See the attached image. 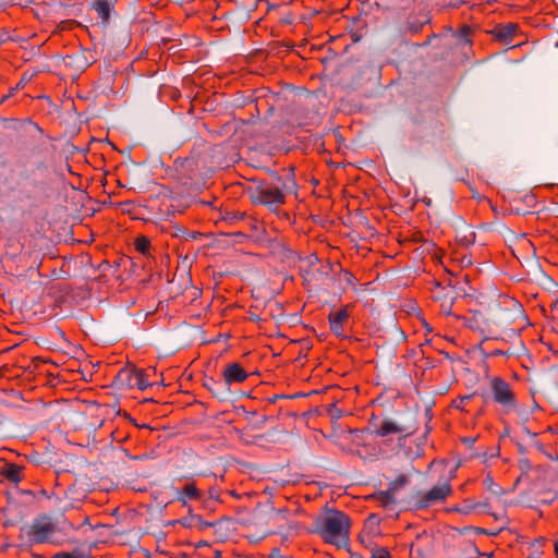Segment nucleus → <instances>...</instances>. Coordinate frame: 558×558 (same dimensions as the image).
Listing matches in <instances>:
<instances>
[{"instance_id": "nucleus-1", "label": "nucleus", "mask_w": 558, "mask_h": 558, "mask_svg": "<svg viewBox=\"0 0 558 558\" xmlns=\"http://www.w3.org/2000/svg\"><path fill=\"white\" fill-rule=\"evenodd\" d=\"M349 517L336 509L325 508V514L319 515L314 523V532L319 534L326 542L338 544L345 541L349 534Z\"/></svg>"}, {"instance_id": "nucleus-2", "label": "nucleus", "mask_w": 558, "mask_h": 558, "mask_svg": "<svg viewBox=\"0 0 558 558\" xmlns=\"http://www.w3.org/2000/svg\"><path fill=\"white\" fill-rule=\"evenodd\" d=\"M57 526L51 517L41 514L33 519L32 523H24L20 526V539L25 541V545L33 546L35 544H57L53 534Z\"/></svg>"}, {"instance_id": "nucleus-3", "label": "nucleus", "mask_w": 558, "mask_h": 558, "mask_svg": "<svg viewBox=\"0 0 558 558\" xmlns=\"http://www.w3.org/2000/svg\"><path fill=\"white\" fill-rule=\"evenodd\" d=\"M450 490L451 488L448 482H444L435 485L426 493L413 490L410 498L402 499L400 502L416 510L425 509L437 501L444 500L449 495Z\"/></svg>"}, {"instance_id": "nucleus-4", "label": "nucleus", "mask_w": 558, "mask_h": 558, "mask_svg": "<svg viewBox=\"0 0 558 558\" xmlns=\"http://www.w3.org/2000/svg\"><path fill=\"white\" fill-rule=\"evenodd\" d=\"M251 199L254 204L265 205L272 211H276L278 206L284 203V194L280 186L263 181L252 193Z\"/></svg>"}, {"instance_id": "nucleus-5", "label": "nucleus", "mask_w": 558, "mask_h": 558, "mask_svg": "<svg viewBox=\"0 0 558 558\" xmlns=\"http://www.w3.org/2000/svg\"><path fill=\"white\" fill-rule=\"evenodd\" d=\"M111 385L119 390L131 389L133 387L145 390L151 384L148 383L142 369L123 367L116 375Z\"/></svg>"}, {"instance_id": "nucleus-6", "label": "nucleus", "mask_w": 558, "mask_h": 558, "mask_svg": "<svg viewBox=\"0 0 558 558\" xmlns=\"http://www.w3.org/2000/svg\"><path fill=\"white\" fill-rule=\"evenodd\" d=\"M130 41V29L125 25L108 31L104 35V46L108 48L109 53L111 54L121 53L128 47Z\"/></svg>"}, {"instance_id": "nucleus-7", "label": "nucleus", "mask_w": 558, "mask_h": 558, "mask_svg": "<svg viewBox=\"0 0 558 558\" xmlns=\"http://www.w3.org/2000/svg\"><path fill=\"white\" fill-rule=\"evenodd\" d=\"M490 390L494 400L506 409L515 408L514 393L510 385L501 377H493L490 379Z\"/></svg>"}, {"instance_id": "nucleus-8", "label": "nucleus", "mask_w": 558, "mask_h": 558, "mask_svg": "<svg viewBox=\"0 0 558 558\" xmlns=\"http://www.w3.org/2000/svg\"><path fill=\"white\" fill-rule=\"evenodd\" d=\"M118 0H89L88 8L94 10L100 19V25L107 29L110 24V19L116 15L114 7Z\"/></svg>"}, {"instance_id": "nucleus-9", "label": "nucleus", "mask_w": 558, "mask_h": 558, "mask_svg": "<svg viewBox=\"0 0 558 558\" xmlns=\"http://www.w3.org/2000/svg\"><path fill=\"white\" fill-rule=\"evenodd\" d=\"M409 484L408 476L401 474L395 481L388 484L385 492H380L379 500L384 507H389L391 504H397V493Z\"/></svg>"}, {"instance_id": "nucleus-10", "label": "nucleus", "mask_w": 558, "mask_h": 558, "mask_svg": "<svg viewBox=\"0 0 558 558\" xmlns=\"http://www.w3.org/2000/svg\"><path fill=\"white\" fill-rule=\"evenodd\" d=\"M415 430L413 423H396L391 420H384L380 428L376 432L378 436L385 437L389 434H404L409 436Z\"/></svg>"}, {"instance_id": "nucleus-11", "label": "nucleus", "mask_w": 558, "mask_h": 558, "mask_svg": "<svg viewBox=\"0 0 558 558\" xmlns=\"http://www.w3.org/2000/svg\"><path fill=\"white\" fill-rule=\"evenodd\" d=\"M480 304L485 306L487 312L489 313L490 317L486 319L487 325L490 323L495 325H501L505 322L499 317L500 314L506 312L505 308H502L501 304L497 300H490L486 301V298H483V300L480 301Z\"/></svg>"}, {"instance_id": "nucleus-12", "label": "nucleus", "mask_w": 558, "mask_h": 558, "mask_svg": "<svg viewBox=\"0 0 558 558\" xmlns=\"http://www.w3.org/2000/svg\"><path fill=\"white\" fill-rule=\"evenodd\" d=\"M223 379L231 386L233 383H243L248 374L238 363L228 364L223 371Z\"/></svg>"}, {"instance_id": "nucleus-13", "label": "nucleus", "mask_w": 558, "mask_h": 558, "mask_svg": "<svg viewBox=\"0 0 558 558\" xmlns=\"http://www.w3.org/2000/svg\"><path fill=\"white\" fill-rule=\"evenodd\" d=\"M215 533L220 541H226L235 530L234 522L231 518L223 517L213 524Z\"/></svg>"}, {"instance_id": "nucleus-14", "label": "nucleus", "mask_w": 558, "mask_h": 558, "mask_svg": "<svg viewBox=\"0 0 558 558\" xmlns=\"http://www.w3.org/2000/svg\"><path fill=\"white\" fill-rule=\"evenodd\" d=\"M518 31V25L514 23L501 24L495 27L493 31L495 37L498 40L509 43Z\"/></svg>"}, {"instance_id": "nucleus-15", "label": "nucleus", "mask_w": 558, "mask_h": 558, "mask_svg": "<svg viewBox=\"0 0 558 558\" xmlns=\"http://www.w3.org/2000/svg\"><path fill=\"white\" fill-rule=\"evenodd\" d=\"M214 386L215 392L213 396L219 401H232L236 397V393L231 390L230 385L225 379L218 381L217 385Z\"/></svg>"}, {"instance_id": "nucleus-16", "label": "nucleus", "mask_w": 558, "mask_h": 558, "mask_svg": "<svg viewBox=\"0 0 558 558\" xmlns=\"http://www.w3.org/2000/svg\"><path fill=\"white\" fill-rule=\"evenodd\" d=\"M457 221L459 223L457 234L458 240L465 245L473 243L475 240V232L471 230L470 226L461 217H458Z\"/></svg>"}, {"instance_id": "nucleus-17", "label": "nucleus", "mask_w": 558, "mask_h": 558, "mask_svg": "<svg viewBox=\"0 0 558 558\" xmlns=\"http://www.w3.org/2000/svg\"><path fill=\"white\" fill-rule=\"evenodd\" d=\"M349 317V314L345 308L338 311L336 313L329 314V324H330V330L337 335L342 336V322L345 320Z\"/></svg>"}, {"instance_id": "nucleus-18", "label": "nucleus", "mask_w": 558, "mask_h": 558, "mask_svg": "<svg viewBox=\"0 0 558 558\" xmlns=\"http://www.w3.org/2000/svg\"><path fill=\"white\" fill-rule=\"evenodd\" d=\"M3 514H9L14 517L19 523H22L28 517L27 512L17 504H12L9 507L2 510Z\"/></svg>"}, {"instance_id": "nucleus-19", "label": "nucleus", "mask_w": 558, "mask_h": 558, "mask_svg": "<svg viewBox=\"0 0 558 558\" xmlns=\"http://www.w3.org/2000/svg\"><path fill=\"white\" fill-rule=\"evenodd\" d=\"M21 468L16 464H7L2 474L11 482L19 483L21 481Z\"/></svg>"}, {"instance_id": "nucleus-20", "label": "nucleus", "mask_w": 558, "mask_h": 558, "mask_svg": "<svg viewBox=\"0 0 558 558\" xmlns=\"http://www.w3.org/2000/svg\"><path fill=\"white\" fill-rule=\"evenodd\" d=\"M284 434L283 430H278L277 428H271L268 432L257 435L254 437L253 441L254 444H258L259 441H268V442H277L279 440L278 435Z\"/></svg>"}, {"instance_id": "nucleus-21", "label": "nucleus", "mask_w": 558, "mask_h": 558, "mask_svg": "<svg viewBox=\"0 0 558 558\" xmlns=\"http://www.w3.org/2000/svg\"><path fill=\"white\" fill-rule=\"evenodd\" d=\"M68 60H69V63H68L69 65H73L77 70H81V71L85 70L89 65V62L87 61V59L85 58V56L83 53L68 56Z\"/></svg>"}, {"instance_id": "nucleus-22", "label": "nucleus", "mask_w": 558, "mask_h": 558, "mask_svg": "<svg viewBox=\"0 0 558 558\" xmlns=\"http://www.w3.org/2000/svg\"><path fill=\"white\" fill-rule=\"evenodd\" d=\"M429 22L427 16H423L422 20H408L404 24V28L411 33H418L425 24Z\"/></svg>"}, {"instance_id": "nucleus-23", "label": "nucleus", "mask_w": 558, "mask_h": 558, "mask_svg": "<svg viewBox=\"0 0 558 558\" xmlns=\"http://www.w3.org/2000/svg\"><path fill=\"white\" fill-rule=\"evenodd\" d=\"M493 231L498 232L506 239L514 236V233L511 231V229L499 219H495L493 221Z\"/></svg>"}, {"instance_id": "nucleus-24", "label": "nucleus", "mask_w": 558, "mask_h": 558, "mask_svg": "<svg viewBox=\"0 0 558 558\" xmlns=\"http://www.w3.org/2000/svg\"><path fill=\"white\" fill-rule=\"evenodd\" d=\"M525 351V347L522 342H519L518 349H509L507 351L502 350H494L489 354H485V356H512V355H520V352Z\"/></svg>"}, {"instance_id": "nucleus-25", "label": "nucleus", "mask_w": 558, "mask_h": 558, "mask_svg": "<svg viewBox=\"0 0 558 558\" xmlns=\"http://www.w3.org/2000/svg\"><path fill=\"white\" fill-rule=\"evenodd\" d=\"M484 485L490 494H493L497 497H500L506 494V490L504 488H501L499 485H497L496 483H494L493 478L489 476H487L484 480Z\"/></svg>"}, {"instance_id": "nucleus-26", "label": "nucleus", "mask_w": 558, "mask_h": 558, "mask_svg": "<svg viewBox=\"0 0 558 558\" xmlns=\"http://www.w3.org/2000/svg\"><path fill=\"white\" fill-rule=\"evenodd\" d=\"M52 558H85V553L81 549L73 551H60L52 556Z\"/></svg>"}, {"instance_id": "nucleus-27", "label": "nucleus", "mask_w": 558, "mask_h": 558, "mask_svg": "<svg viewBox=\"0 0 558 558\" xmlns=\"http://www.w3.org/2000/svg\"><path fill=\"white\" fill-rule=\"evenodd\" d=\"M287 510L286 509H275L271 507L267 513L269 521H278L281 519H286Z\"/></svg>"}, {"instance_id": "nucleus-28", "label": "nucleus", "mask_w": 558, "mask_h": 558, "mask_svg": "<svg viewBox=\"0 0 558 558\" xmlns=\"http://www.w3.org/2000/svg\"><path fill=\"white\" fill-rule=\"evenodd\" d=\"M135 245H136L137 251H140L142 254H147L150 243H149L148 239L142 236V238L136 239Z\"/></svg>"}, {"instance_id": "nucleus-29", "label": "nucleus", "mask_w": 558, "mask_h": 558, "mask_svg": "<svg viewBox=\"0 0 558 558\" xmlns=\"http://www.w3.org/2000/svg\"><path fill=\"white\" fill-rule=\"evenodd\" d=\"M477 504L471 500H465L464 505L461 508H457V511L463 514H470L473 510L477 509Z\"/></svg>"}, {"instance_id": "nucleus-30", "label": "nucleus", "mask_w": 558, "mask_h": 558, "mask_svg": "<svg viewBox=\"0 0 558 558\" xmlns=\"http://www.w3.org/2000/svg\"><path fill=\"white\" fill-rule=\"evenodd\" d=\"M270 177H271V182H270L269 184L280 186V190H281V191H282V190H288V189H289V186H288L287 182H284V181L282 180V178H281V177H279L276 172H271V173H270Z\"/></svg>"}, {"instance_id": "nucleus-31", "label": "nucleus", "mask_w": 558, "mask_h": 558, "mask_svg": "<svg viewBox=\"0 0 558 558\" xmlns=\"http://www.w3.org/2000/svg\"><path fill=\"white\" fill-rule=\"evenodd\" d=\"M183 493L189 498H195V497L198 496V490L195 487V485H193V484L185 485L184 488H183Z\"/></svg>"}, {"instance_id": "nucleus-32", "label": "nucleus", "mask_w": 558, "mask_h": 558, "mask_svg": "<svg viewBox=\"0 0 558 558\" xmlns=\"http://www.w3.org/2000/svg\"><path fill=\"white\" fill-rule=\"evenodd\" d=\"M519 468L522 472L521 475H526L529 473V471L531 470L532 465H531V462L529 461L527 458H521L519 460Z\"/></svg>"}, {"instance_id": "nucleus-33", "label": "nucleus", "mask_w": 558, "mask_h": 558, "mask_svg": "<svg viewBox=\"0 0 558 558\" xmlns=\"http://www.w3.org/2000/svg\"><path fill=\"white\" fill-rule=\"evenodd\" d=\"M174 235H175V236L183 235V236L185 238V240H191V239H195V238L197 236V233H194V232H187L186 230H184V229H182V228L177 227V228H175Z\"/></svg>"}, {"instance_id": "nucleus-34", "label": "nucleus", "mask_w": 558, "mask_h": 558, "mask_svg": "<svg viewBox=\"0 0 558 558\" xmlns=\"http://www.w3.org/2000/svg\"><path fill=\"white\" fill-rule=\"evenodd\" d=\"M191 520H195L196 525L201 530H204L206 527L213 526V524H214V523H210V522H207V521L203 520V518L199 517V515H192Z\"/></svg>"}, {"instance_id": "nucleus-35", "label": "nucleus", "mask_w": 558, "mask_h": 558, "mask_svg": "<svg viewBox=\"0 0 558 558\" xmlns=\"http://www.w3.org/2000/svg\"><path fill=\"white\" fill-rule=\"evenodd\" d=\"M371 558H391V557L385 548H379L372 553Z\"/></svg>"}, {"instance_id": "nucleus-36", "label": "nucleus", "mask_w": 558, "mask_h": 558, "mask_svg": "<svg viewBox=\"0 0 558 558\" xmlns=\"http://www.w3.org/2000/svg\"><path fill=\"white\" fill-rule=\"evenodd\" d=\"M33 75H34V74H28L27 72H25V73L22 75V77H21L20 82L17 83V85H16V89H19V88H23V87H24V86H25V85H26V84L32 80Z\"/></svg>"}, {"instance_id": "nucleus-37", "label": "nucleus", "mask_w": 558, "mask_h": 558, "mask_svg": "<svg viewBox=\"0 0 558 558\" xmlns=\"http://www.w3.org/2000/svg\"><path fill=\"white\" fill-rule=\"evenodd\" d=\"M328 413L332 418H339L342 414L335 403L329 405Z\"/></svg>"}, {"instance_id": "nucleus-38", "label": "nucleus", "mask_w": 558, "mask_h": 558, "mask_svg": "<svg viewBox=\"0 0 558 558\" xmlns=\"http://www.w3.org/2000/svg\"><path fill=\"white\" fill-rule=\"evenodd\" d=\"M3 515H4V521H3L4 527H10V526H13L19 523L14 517L9 515V514H3Z\"/></svg>"}, {"instance_id": "nucleus-39", "label": "nucleus", "mask_w": 558, "mask_h": 558, "mask_svg": "<svg viewBox=\"0 0 558 558\" xmlns=\"http://www.w3.org/2000/svg\"><path fill=\"white\" fill-rule=\"evenodd\" d=\"M217 380H215L214 378H207L204 383V386L205 388L211 392V395H214L215 392V386L214 385H217Z\"/></svg>"}, {"instance_id": "nucleus-40", "label": "nucleus", "mask_w": 558, "mask_h": 558, "mask_svg": "<svg viewBox=\"0 0 558 558\" xmlns=\"http://www.w3.org/2000/svg\"><path fill=\"white\" fill-rule=\"evenodd\" d=\"M268 421V416L264 415L262 418L253 425V428L259 429L264 426V424Z\"/></svg>"}, {"instance_id": "nucleus-41", "label": "nucleus", "mask_w": 558, "mask_h": 558, "mask_svg": "<svg viewBox=\"0 0 558 558\" xmlns=\"http://www.w3.org/2000/svg\"><path fill=\"white\" fill-rule=\"evenodd\" d=\"M462 441H463V442H464L469 448H471V447L474 445V442L476 441V438H474V437H464V438L462 439Z\"/></svg>"}, {"instance_id": "nucleus-42", "label": "nucleus", "mask_w": 558, "mask_h": 558, "mask_svg": "<svg viewBox=\"0 0 558 558\" xmlns=\"http://www.w3.org/2000/svg\"><path fill=\"white\" fill-rule=\"evenodd\" d=\"M533 446L539 451L542 452L543 454H547V451L545 450V447L543 444L538 442V441H534L533 442Z\"/></svg>"}, {"instance_id": "nucleus-43", "label": "nucleus", "mask_w": 558, "mask_h": 558, "mask_svg": "<svg viewBox=\"0 0 558 558\" xmlns=\"http://www.w3.org/2000/svg\"><path fill=\"white\" fill-rule=\"evenodd\" d=\"M193 521H194V520H191V518H184V519L180 520V523H181L182 525H184V526L190 527V526H192V522H193Z\"/></svg>"}, {"instance_id": "nucleus-44", "label": "nucleus", "mask_w": 558, "mask_h": 558, "mask_svg": "<svg viewBox=\"0 0 558 558\" xmlns=\"http://www.w3.org/2000/svg\"><path fill=\"white\" fill-rule=\"evenodd\" d=\"M522 432H523L525 435H527V436H530V437H532V438H535V437L537 436V434H536V433H532V432H531L526 426H523V427H522Z\"/></svg>"}, {"instance_id": "nucleus-45", "label": "nucleus", "mask_w": 558, "mask_h": 558, "mask_svg": "<svg viewBox=\"0 0 558 558\" xmlns=\"http://www.w3.org/2000/svg\"><path fill=\"white\" fill-rule=\"evenodd\" d=\"M557 498H558V493H555L553 498H547L545 500H542V504L543 505H550Z\"/></svg>"}, {"instance_id": "nucleus-46", "label": "nucleus", "mask_w": 558, "mask_h": 558, "mask_svg": "<svg viewBox=\"0 0 558 558\" xmlns=\"http://www.w3.org/2000/svg\"><path fill=\"white\" fill-rule=\"evenodd\" d=\"M284 398H288V396H286V395H276V396H274L272 398L269 399V402L275 403L277 400L284 399Z\"/></svg>"}, {"instance_id": "nucleus-47", "label": "nucleus", "mask_w": 558, "mask_h": 558, "mask_svg": "<svg viewBox=\"0 0 558 558\" xmlns=\"http://www.w3.org/2000/svg\"><path fill=\"white\" fill-rule=\"evenodd\" d=\"M548 389L554 392V393H557L558 395V384L557 383H551L548 387Z\"/></svg>"}, {"instance_id": "nucleus-48", "label": "nucleus", "mask_w": 558, "mask_h": 558, "mask_svg": "<svg viewBox=\"0 0 558 558\" xmlns=\"http://www.w3.org/2000/svg\"><path fill=\"white\" fill-rule=\"evenodd\" d=\"M481 228L486 230V231H493V221L492 222H487V223H483Z\"/></svg>"}, {"instance_id": "nucleus-49", "label": "nucleus", "mask_w": 558, "mask_h": 558, "mask_svg": "<svg viewBox=\"0 0 558 558\" xmlns=\"http://www.w3.org/2000/svg\"><path fill=\"white\" fill-rule=\"evenodd\" d=\"M498 454H499V448H497L494 452H493V451H489V454H488L487 452H485V453H484V457H485V458H486V457H490V458H493V457H496V456H498Z\"/></svg>"}, {"instance_id": "nucleus-50", "label": "nucleus", "mask_w": 558, "mask_h": 558, "mask_svg": "<svg viewBox=\"0 0 558 558\" xmlns=\"http://www.w3.org/2000/svg\"><path fill=\"white\" fill-rule=\"evenodd\" d=\"M367 521H368V522H371V523L376 524V523H378V518H377V515H376V514H371V515L368 517Z\"/></svg>"}, {"instance_id": "nucleus-51", "label": "nucleus", "mask_w": 558, "mask_h": 558, "mask_svg": "<svg viewBox=\"0 0 558 558\" xmlns=\"http://www.w3.org/2000/svg\"><path fill=\"white\" fill-rule=\"evenodd\" d=\"M74 490H75V485L69 486L68 489H66V495L69 497L73 496L74 495Z\"/></svg>"}, {"instance_id": "nucleus-52", "label": "nucleus", "mask_w": 558, "mask_h": 558, "mask_svg": "<svg viewBox=\"0 0 558 558\" xmlns=\"http://www.w3.org/2000/svg\"><path fill=\"white\" fill-rule=\"evenodd\" d=\"M318 262V257L316 255H311L308 257V264L313 265L314 263Z\"/></svg>"}, {"instance_id": "nucleus-53", "label": "nucleus", "mask_w": 558, "mask_h": 558, "mask_svg": "<svg viewBox=\"0 0 558 558\" xmlns=\"http://www.w3.org/2000/svg\"><path fill=\"white\" fill-rule=\"evenodd\" d=\"M477 505V509H486L488 507V502L487 501H483V502H476Z\"/></svg>"}, {"instance_id": "nucleus-54", "label": "nucleus", "mask_w": 558, "mask_h": 558, "mask_svg": "<svg viewBox=\"0 0 558 558\" xmlns=\"http://www.w3.org/2000/svg\"><path fill=\"white\" fill-rule=\"evenodd\" d=\"M473 313H474L473 319H474L475 322H477V320H478V318L483 316V315H482V313H481V312H478V311H474Z\"/></svg>"}, {"instance_id": "nucleus-55", "label": "nucleus", "mask_w": 558, "mask_h": 558, "mask_svg": "<svg viewBox=\"0 0 558 558\" xmlns=\"http://www.w3.org/2000/svg\"><path fill=\"white\" fill-rule=\"evenodd\" d=\"M518 446V450L520 453L524 454L526 452V449L524 446H522L521 444H517Z\"/></svg>"}, {"instance_id": "nucleus-56", "label": "nucleus", "mask_w": 558, "mask_h": 558, "mask_svg": "<svg viewBox=\"0 0 558 558\" xmlns=\"http://www.w3.org/2000/svg\"><path fill=\"white\" fill-rule=\"evenodd\" d=\"M250 319L253 320V322H258L259 320V316L256 315V314L251 313L250 314Z\"/></svg>"}, {"instance_id": "nucleus-57", "label": "nucleus", "mask_w": 558, "mask_h": 558, "mask_svg": "<svg viewBox=\"0 0 558 558\" xmlns=\"http://www.w3.org/2000/svg\"><path fill=\"white\" fill-rule=\"evenodd\" d=\"M522 477H523V475L519 476V477L515 480V482H514V484H513V486H512L511 490L515 489V487H517V486L519 485V483L521 482Z\"/></svg>"}, {"instance_id": "nucleus-58", "label": "nucleus", "mask_w": 558, "mask_h": 558, "mask_svg": "<svg viewBox=\"0 0 558 558\" xmlns=\"http://www.w3.org/2000/svg\"><path fill=\"white\" fill-rule=\"evenodd\" d=\"M475 532H476L477 534H488V532H487L486 530L481 529V527H476V529H475Z\"/></svg>"}, {"instance_id": "nucleus-59", "label": "nucleus", "mask_w": 558, "mask_h": 558, "mask_svg": "<svg viewBox=\"0 0 558 558\" xmlns=\"http://www.w3.org/2000/svg\"><path fill=\"white\" fill-rule=\"evenodd\" d=\"M509 436V427H506L504 433L500 435L501 438Z\"/></svg>"}, {"instance_id": "nucleus-60", "label": "nucleus", "mask_w": 558, "mask_h": 558, "mask_svg": "<svg viewBox=\"0 0 558 558\" xmlns=\"http://www.w3.org/2000/svg\"><path fill=\"white\" fill-rule=\"evenodd\" d=\"M546 457H547L548 459H550V460H555V461H557V462H558V457H554L553 454H550V453H548V452H547Z\"/></svg>"}, {"instance_id": "nucleus-61", "label": "nucleus", "mask_w": 558, "mask_h": 558, "mask_svg": "<svg viewBox=\"0 0 558 558\" xmlns=\"http://www.w3.org/2000/svg\"><path fill=\"white\" fill-rule=\"evenodd\" d=\"M397 332L399 333L400 338L403 340L405 339V333L399 329H397Z\"/></svg>"}, {"instance_id": "nucleus-62", "label": "nucleus", "mask_w": 558, "mask_h": 558, "mask_svg": "<svg viewBox=\"0 0 558 558\" xmlns=\"http://www.w3.org/2000/svg\"><path fill=\"white\" fill-rule=\"evenodd\" d=\"M10 546H11V544H10V543H5V544L2 546L1 550H2V551H5Z\"/></svg>"}, {"instance_id": "nucleus-63", "label": "nucleus", "mask_w": 558, "mask_h": 558, "mask_svg": "<svg viewBox=\"0 0 558 558\" xmlns=\"http://www.w3.org/2000/svg\"><path fill=\"white\" fill-rule=\"evenodd\" d=\"M544 542H545V539H544L543 537L537 538V539L535 541V543H536V544H539V545L544 544Z\"/></svg>"}, {"instance_id": "nucleus-64", "label": "nucleus", "mask_w": 558, "mask_h": 558, "mask_svg": "<svg viewBox=\"0 0 558 558\" xmlns=\"http://www.w3.org/2000/svg\"><path fill=\"white\" fill-rule=\"evenodd\" d=\"M555 554L558 558V541L555 543Z\"/></svg>"}]
</instances>
